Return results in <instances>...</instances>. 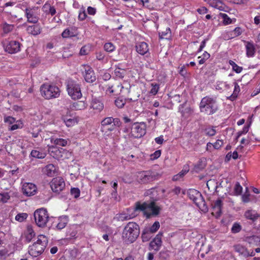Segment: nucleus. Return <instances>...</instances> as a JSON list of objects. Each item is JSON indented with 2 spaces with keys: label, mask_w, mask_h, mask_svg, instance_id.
Listing matches in <instances>:
<instances>
[{
  "label": "nucleus",
  "mask_w": 260,
  "mask_h": 260,
  "mask_svg": "<svg viewBox=\"0 0 260 260\" xmlns=\"http://www.w3.org/2000/svg\"><path fill=\"white\" fill-rule=\"evenodd\" d=\"M125 103L124 101H123L122 99H120L119 98L115 101V105L119 108H122L124 106Z\"/></svg>",
  "instance_id": "nucleus-57"
},
{
  "label": "nucleus",
  "mask_w": 260,
  "mask_h": 260,
  "mask_svg": "<svg viewBox=\"0 0 260 260\" xmlns=\"http://www.w3.org/2000/svg\"><path fill=\"white\" fill-rule=\"evenodd\" d=\"M199 109L201 113L207 115L216 113L219 109L217 98L209 95L203 98L199 104Z\"/></svg>",
  "instance_id": "nucleus-2"
},
{
  "label": "nucleus",
  "mask_w": 260,
  "mask_h": 260,
  "mask_svg": "<svg viewBox=\"0 0 260 260\" xmlns=\"http://www.w3.org/2000/svg\"><path fill=\"white\" fill-rule=\"evenodd\" d=\"M67 90L68 94L74 100H78L82 96L80 85L74 80H69L67 81Z\"/></svg>",
  "instance_id": "nucleus-6"
},
{
  "label": "nucleus",
  "mask_w": 260,
  "mask_h": 260,
  "mask_svg": "<svg viewBox=\"0 0 260 260\" xmlns=\"http://www.w3.org/2000/svg\"><path fill=\"white\" fill-rule=\"evenodd\" d=\"M162 237V233L159 232L156 235L154 238L149 243V250H154L156 252L158 251L162 245L161 238Z\"/></svg>",
  "instance_id": "nucleus-14"
},
{
  "label": "nucleus",
  "mask_w": 260,
  "mask_h": 260,
  "mask_svg": "<svg viewBox=\"0 0 260 260\" xmlns=\"http://www.w3.org/2000/svg\"><path fill=\"white\" fill-rule=\"evenodd\" d=\"M160 224L157 221H155L154 223L150 227H147V229L150 231L153 234L155 233L159 228Z\"/></svg>",
  "instance_id": "nucleus-43"
},
{
  "label": "nucleus",
  "mask_w": 260,
  "mask_h": 260,
  "mask_svg": "<svg viewBox=\"0 0 260 260\" xmlns=\"http://www.w3.org/2000/svg\"><path fill=\"white\" fill-rule=\"evenodd\" d=\"M2 198L1 201L3 203H6L10 199V196L8 192H4L0 193Z\"/></svg>",
  "instance_id": "nucleus-55"
},
{
  "label": "nucleus",
  "mask_w": 260,
  "mask_h": 260,
  "mask_svg": "<svg viewBox=\"0 0 260 260\" xmlns=\"http://www.w3.org/2000/svg\"><path fill=\"white\" fill-rule=\"evenodd\" d=\"M204 131L206 135L210 137L214 136L216 133L213 127H208L204 129Z\"/></svg>",
  "instance_id": "nucleus-45"
},
{
  "label": "nucleus",
  "mask_w": 260,
  "mask_h": 260,
  "mask_svg": "<svg viewBox=\"0 0 260 260\" xmlns=\"http://www.w3.org/2000/svg\"><path fill=\"white\" fill-rule=\"evenodd\" d=\"M208 9L205 7H202L197 10L198 12L200 14H206L208 12Z\"/></svg>",
  "instance_id": "nucleus-64"
},
{
  "label": "nucleus",
  "mask_w": 260,
  "mask_h": 260,
  "mask_svg": "<svg viewBox=\"0 0 260 260\" xmlns=\"http://www.w3.org/2000/svg\"><path fill=\"white\" fill-rule=\"evenodd\" d=\"M76 35L71 31L69 28H66L61 34V36L63 38H68L75 37Z\"/></svg>",
  "instance_id": "nucleus-39"
},
{
  "label": "nucleus",
  "mask_w": 260,
  "mask_h": 260,
  "mask_svg": "<svg viewBox=\"0 0 260 260\" xmlns=\"http://www.w3.org/2000/svg\"><path fill=\"white\" fill-rule=\"evenodd\" d=\"M161 154V151L160 150L155 151L153 153L150 155V158L152 160H154L158 158Z\"/></svg>",
  "instance_id": "nucleus-58"
},
{
  "label": "nucleus",
  "mask_w": 260,
  "mask_h": 260,
  "mask_svg": "<svg viewBox=\"0 0 260 260\" xmlns=\"http://www.w3.org/2000/svg\"><path fill=\"white\" fill-rule=\"evenodd\" d=\"M125 74V71L120 68L116 69L114 71V74L119 79H122Z\"/></svg>",
  "instance_id": "nucleus-40"
},
{
  "label": "nucleus",
  "mask_w": 260,
  "mask_h": 260,
  "mask_svg": "<svg viewBox=\"0 0 260 260\" xmlns=\"http://www.w3.org/2000/svg\"><path fill=\"white\" fill-rule=\"evenodd\" d=\"M56 227L58 230H62L66 227L67 224V219L66 218H60Z\"/></svg>",
  "instance_id": "nucleus-41"
},
{
  "label": "nucleus",
  "mask_w": 260,
  "mask_h": 260,
  "mask_svg": "<svg viewBox=\"0 0 260 260\" xmlns=\"http://www.w3.org/2000/svg\"><path fill=\"white\" fill-rule=\"evenodd\" d=\"M90 47L89 45H84L80 49V54L81 55H87L90 51Z\"/></svg>",
  "instance_id": "nucleus-46"
},
{
  "label": "nucleus",
  "mask_w": 260,
  "mask_h": 260,
  "mask_svg": "<svg viewBox=\"0 0 260 260\" xmlns=\"http://www.w3.org/2000/svg\"><path fill=\"white\" fill-rule=\"evenodd\" d=\"M234 90L233 94L230 96L231 99L232 100H234L236 99L237 98L239 92L240 91V87L239 85L238 84V83L237 82H235L234 83Z\"/></svg>",
  "instance_id": "nucleus-36"
},
{
  "label": "nucleus",
  "mask_w": 260,
  "mask_h": 260,
  "mask_svg": "<svg viewBox=\"0 0 260 260\" xmlns=\"http://www.w3.org/2000/svg\"><path fill=\"white\" fill-rule=\"evenodd\" d=\"M15 118L12 116H5L4 117V121L6 123L9 124H13L15 122Z\"/></svg>",
  "instance_id": "nucleus-59"
},
{
  "label": "nucleus",
  "mask_w": 260,
  "mask_h": 260,
  "mask_svg": "<svg viewBox=\"0 0 260 260\" xmlns=\"http://www.w3.org/2000/svg\"><path fill=\"white\" fill-rule=\"evenodd\" d=\"M213 211L217 215H220L221 213L222 201L221 199H218L212 204Z\"/></svg>",
  "instance_id": "nucleus-26"
},
{
  "label": "nucleus",
  "mask_w": 260,
  "mask_h": 260,
  "mask_svg": "<svg viewBox=\"0 0 260 260\" xmlns=\"http://www.w3.org/2000/svg\"><path fill=\"white\" fill-rule=\"evenodd\" d=\"M199 193L200 192L196 189H190L188 192V196L189 198L194 202L196 199L198 193Z\"/></svg>",
  "instance_id": "nucleus-44"
},
{
  "label": "nucleus",
  "mask_w": 260,
  "mask_h": 260,
  "mask_svg": "<svg viewBox=\"0 0 260 260\" xmlns=\"http://www.w3.org/2000/svg\"><path fill=\"white\" fill-rule=\"evenodd\" d=\"M241 230V225L237 222H235L233 225L232 228V232L233 233H237L240 232Z\"/></svg>",
  "instance_id": "nucleus-51"
},
{
  "label": "nucleus",
  "mask_w": 260,
  "mask_h": 260,
  "mask_svg": "<svg viewBox=\"0 0 260 260\" xmlns=\"http://www.w3.org/2000/svg\"><path fill=\"white\" fill-rule=\"evenodd\" d=\"M86 107V104L83 101H77L74 102L70 106V108L74 110H83Z\"/></svg>",
  "instance_id": "nucleus-29"
},
{
  "label": "nucleus",
  "mask_w": 260,
  "mask_h": 260,
  "mask_svg": "<svg viewBox=\"0 0 260 260\" xmlns=\"http://www.w3.org/2000/svg\"><path fill=\"white\" fill-rule=\"evenodd\" d=\"M244 216L247 219H250L252 221L257 220L260 217L259 214H258L255 210H253L246 211L244 213Z\"/></svg>",
  "instance_id": "nucleus-25"
},
{
  "label": "nucleus",
  "mask_w": 260,
  "mask_h": 260,
  "mask_svg": "<svg viewBox=\"0 0 260 260\" xmlns=\"http://www.w3.org/2000/svg\"><path fill=\"white\" fill-rule=\"evenodd\" d=\"M159 87L157 85L155 84L154 86L152 87L150 90V93L153 95H155L158 90Z\"/></svg>",
  "instance_id": "nucleus-63"
},
{
  "label": "nucleus",
  "mask_w": 260,
  "mask_h": 260,
  "mask_svg": "<svg viewBox=\"0 0 260 260\" xmlns=\"http://www.w3.org/2000/svg\"><path fill=\"white\" fill-rule=\"evenodd\" d=\"M249 130V127L248 126H244L242 131L238 132L236 139L237 140L243 134H246Z\"/></svg>",
  "instance_id": "nucleus-56"
},
{
  "label": "nucleus",
  "mask_w": 260,
  "mask_h": 260,
  "mask_svg": "<svg viewBox=\"0 0 260 260\" xmlns=\"http://www.w3.org/2000/svg\"><path fill=\"white\" fill-rule=\"evenodd\" d=\"M139 234V225L136 222H129L123 229L122 238L125 242L132 243L137 240Z\"/></svg>",
  "instance_id": "nucleus-3"
},
{
  "label": "nucleus",
  "mask_w": 260,
  "mask_h": 260,
  "mask_svg": "<svg viewBox=\"0 0 260 260\" xmlns=\"http://www.w3.org/2000/svg\"><path fill=\"white\" fill-rule=\"evenodd\" d=\"M159 39H169L171 36V31L170 27H167L165 30L159 31L158 32Z\"/></svg>",
  "instance_id": "nucleus-33"
},
{
  "label": "nucleus",
  "mask_w": 260,
  "mask_h": 260,
  "mask_svg": "<svg viewBox=\"0 0 260 260\" xmlns=\"http://www.w3.org/2000/svg\"><path fill=\"white\" fill-rule=\"evenodd\" d=\"M43 172L48 176L52 177L56 173V168L53 164H49L43 168Z\"/></svg>",
  "instance_id": "nucleus-24"
},
{
  "label": "nucleus",
  "mask_w": 260,
  "mask_h": 260,
  "mask_svg": "<svg viewBox=\"0 0 260 260\" xmlns=\"http://www.w3.org/2000/svg\"><path fill=\"white\" fill-rule=\"evenodd\" d=\"M71 194L76 199L79 197L80 195V190L77 187H74L71 189Z\"/></svg>",
  "instance_id": "nucleus-50"
},
{
  "label": "nucleus",
  "mask_w": 260,
  "mask_h": 260,
  "mask_svg": "<svg viewBox=\"0 0 260 260\" xmlns=\"http://www.w3.org/2000/svg\"><path fill=\"white\" fill-rule=\"evenodd\" d=\"M193 202L196 205V206L199 207V208L203 212H206L208 211V206L203 196L200 192L198 193L196 199Z\"/></svg>",
  "instance_id": "nucleus-19"
},
{
  "label": "nucleus",
  "mask_w": 260,
  "mask_h": 260,
  "mask_svg": "<svg viewBox=\"0 0 260 260\" xmlns=\"http://www.w3.org/2000/svg\"><path fill=\"white\" fill-rule=\"evenodd\" d=\"M50 142L52 144H53L55 145L60 146H66L68 144V141L66 139H62V138H58L55 137H52L50 139Z\"/></svg>",
  "instance_id": "nucleus-27"
},
{
  "label": "nucleus",
  "mask_w": 260,
  "mask_h": 260,
  "mask_svg": "<svg viewBox=\"0 0 260 260\" xmlns=\"http://www.w3.org/2000/svg\"><path fill=\"white\" fill-rule=\"evenodd\" d=\"M135 210L142 211L144 216L148 219L158 216L161 208L154 201H147L142 203L137 202L135 203Z\"/></svg>",
  "instance_id": "nucleus-1"
},
{
  "label": "nucleus",
  "mask_w": 260,
  "mask_h": 260,
  "mask_svg": "<svg viewBox=\"0 0 260 260\" xmlns=\"http://www.w3.org/2000/svg\"><path fill=\"white\" fill-rule=\"evenodd\" d=\"M64 122L68 127L74 125L76 122V120L73 118H65L63 119Z\"/></svg>",
  "instance_id": "nucleus-52"
},
{
  "label": "nucleus",
  "mask_w": 260,
  "mask_h": 260,
  "mask_svg": "<svg viewBox=\"0 0 260 260\" xmlns=\"http://www.w3.org/2000/svg\"><path fill=\"white\" fill-rule=\"evenodd\" d=\"M229 63L232 66L233 71L236 73L239 74L242 71L243 68L238 66L234 61L230 60Z\"/></svg>",
  "instance_id": "nucleus-37"
},
{
  "label": "nucleus",
  "mask_w": 260,
  "mask_h": 260,
  "mask_svg": "<svg viewBox=\"0 0 260 260\" xmlns=\"http://www.w3.org/2000/svg\"><path fill=\"white\" fill-rule=\"evenodd\" d=\"M223 144L222 140H217L216 142L213 144V147L214 149H218Z\"/></svg>",
  "instance_id": "nucleus-61"
},
{
  "label": "nucleus",
  "mask_w": 260,
  "mask_h": 260,
  "mask_svg": "<svg viewBox=\"0 0 260 260\" xmlns=\"http://www.w3.org/2000/svg\"><path fill=\"white\" fill-rule=\"evenodd\" d=\"M145 134L146 128L144 124L134 123L132 126L129 136L134 138H139L143 137Z\"/></svg>",
  "instance_id": "nucleus-9"
},
{
  "label": "nucleus",
  "mask_w": 260,
  "mask_h": 260,
  "mask_svg": "<svg viewBox=\"0 0 260 260\" xmlns=\"http://www.w3.org/2000/svg\"><path fill=\"white\" fill-rule=\"evenodd\" d=\"M22 190L23 193L25 196H32L36 193L37 187L32 183H25L22 186Z\"/></svg>",
  "instance_id": "nucleus-16"
},
{
  "label": "nucleus",
  "mask_w": 260,
  "mask_h": 260,
  "mask_svg": "<svg viewBox=\"0 0 260 260\" xmlns=\"http://www.w3.org/2000/svg\"><path fill=\"white\" fill-rule=\"evenodd\" d=\"M188 171H189L188 169H187V170H185V169L182 170L179 173H178V174L175 175L173 177V180L174 181H176V180L179 179L180 178H181L182 177H183L184 176V175L186 174L188 172Z\"/></svg>",
  "instance_id": "nucleus-47"
},
{
  "label": "nucleus",
  "mask_w": 260,
  "mask_h": 260,
  "mask_svg": "<svg viewBox=\"0 0 260 260\" xmlns=\"http://www.w3.org/2000/svg\"><path fill=\"white\" fill-rule=\"evenodd\" d=\"M34 216L35 222L38 226L44 228L47 225L49 217L46 209L41 208L36 210L34 213Z\"/></svg>",
  "instance_id": "nucleus-7"
},
{
  "label": "nucleus",
  "mask_w": 260,
  "mask_h": 260,
  "mask_svg": "<svg viewBox=\"0 0 260 260\" xmlns=\"http://www.w3.org/2000/svg\"><path fill=\"white\" fill-rule=\"evenodd\" d=\"M34 24L28 26L26 30L28 34L33 36H37L41 33L42 28L40 24L38 23Z\"/></svg>",
  "instance_id": "nucleus-20"
},
{
  "label": "nucleus",
  "mask_w": 260,
  "mask_h": 260,
  "mask_svg": "<svg viewBox=\"0 0 260 260\" xmlns=\"http://www.w3.org/2000/svg\"><path fill=\"white\" fill-rule=\"evenodd\" d=\"M27 214L25 213H19L15 216V219L19 222H22L27 218Z\"/></svg>",
  "instance_id": "nucleus-48"
},
{
  "label": "nucleus",
  "mask_w": 260,
  "mask_h": 260,
  "mask_svg": "<svg viewBox=\"0 0 260 260\" xmlns=\"http://www.w3.org/2000/svg\"><path fill=\"white\" fill-rule=\"evenodd\" d=\"M83 75L85 80L88 83H93L96 80V76L94 71L89 66L83 64L81 66Z\"/></svg>",
  "instance_id": "nucleus-11"
},
{
  "label": "nucleus",
  "mask_w": 260,
  "mask_h": 260,
  "mask_svg": "<svg viewBox=\"0 0 260 260\" xmlns=\"http://www.w3.org/2000/svg\"><path fill=\"white\" fill-rule=\"evenodd\" d=\"M50 187L52 190L59 193L65 187L63 179L60 177L54 178L50 182Z\"/></svg>",
  "instance_id": "nucleus-12"
},
{
  "label": "nucleus",
  "mask_w": 260,
  "mask_h": 260,
  "mask_svg": "<svg viewBox=\"0 0 260 260\" xmlns=\"http://www.w3.org/2000/svg\"><path fill=\"white\" fill-rule=\"evenodd\" d=\"M153 234L150 232V231L145 227L142 231L141 234L142 241L143 242H146L150 240L152 237Z\"/></svg>",
  "instance_id": "nucleus-28"
},
{
  "label": "nucleus",
  "mask_w": 260,
  "mask_h": 260,
  "mask_svg": "<svg viewBox=\"0 0 260 260\" xmlns=\"http://www.w3.org/2000/svg\"><path fill=\"white\" fill-rule=\"evenodd\" d=\"M104 50L107 52H112L115 49V46L112 43H106L104 46Z\"/></svg>",
  "instance_id": "nucleus-42"
},
{
  "label": "nucleus",
  "mask_w": 260,
  "mask_h": 260,
  "mask_svg": "<svg viewBox=\"0 0 260 260\" xmlns=\"http://www.w3.org/2000/svg\"><path fill=\"white\" fill-rule=\"evenodd\" d=\"M40 92L45 99L50 100L58 98L60 95V91L55 85L44 84L41 86Z\"/></svg>",
  "instance_id": "nucleus-5"
},
{
  "label": "nucleus",
  "mask_w": 260,
  "mask_h": 260,
  "mask_svg": "<svg viewBox=\"0 0 260 260\" xmlns=\"http://www.w3.org/2000/svg\"><path fill=\"white\" fill-rule=\"evenodd\" d=\"M234 249L236 252L239 253V254L245 257L254 256L255 255V252L253 250L251 252L249 251L247 248L240 244L235 245L234 246Z\"/></svg>",
  "instance_id": "nucleus-18"
},
{
  "label": "nucleus",
  "mask_w": 260,
  "mask_h": 260,
  "mask_svg": "<svg viewBox=\"0 0 260 260\" xmlns=\"http://www.w3.org/2000/svg\"><path fill=\"white\" fill-rule=\"evenodd\" d=\"M112 123V117H107L104 118L101 122V131L103 133L113 131L114 127L112 125L109 127Z\"/></svg>",
  "instance_id": "nucleus-17"
},
{
  "label": "nucleus",
  "mask_w": 260,
  "mask_h": 260,
  "mask_svg": "<svg viewBox=\"0 0 260 260\" xmlns=\"http://www.w3.org/2000/svg\"><path fill=\"white\" fill-rule=\"evenodd\" d=\"M112 122L113 123V124L112 125V126H113L114 127L115 126L120 127V126H122V122H121V121L120 120V119L119 118H113L112 117Z\"/></svg>",
  "instance_id": "nucleus-54"
},
{
  "label": "nucleus",
  "mask_w": 260,
  "mask_h": 260,
  "mask_svg": "<svg viewBox=\"0 0 260 260\" xmlns=\"http://www.w3.org/2000/svg\"><path fill=\"white\" fill-rule=\"evenodd\" d=\"M90 108L94 111L95 113L99 114L104 109V104L100 98H94L92 99Z\"/></svg>",
  "instance_id": "nucleus-15"
},
{
  "label": "nucleus",
  "mask_w": 260,
  "mask_h": 260,
  "mask_svg": "<svg viewBox=\"0 0 260 260\" xmlns=\"http://www.w3.org/2000/svg\"><path fill=\"white\" fill-rule=\"evenodd\" d=\"M155 173L151 171H143L139 173L137 175V179L139 183L146 184L156 179Z\"/></svg>",
  "instance_id": "nucleus-10"
},
{
  "label": "nucleus",
  "mask_w": 260,
  "mask_h": 260,
  "mask_svg": "<svg viewBox=\"0 0 260 260\" xmlns=\"http://www.w3.org/2000/svg\"><path fill=\"white\" fill-rule=\"evenodd\" d=\"M25 15L27 18V22L32 23H37L39 19V14L37 9L35 8H26L25 10Z\"/></svg>",
  "instance_id": "nucleus-13"
},
{
  "label": "nucleus",
  "mask_w": 260,
  "mask_h": 260,
  "mask_svg": "<svg viewBox=\"0 0 260 260\" xmlns=\"http://www.w3.org/2000/svg\"><path fill=\"white\" fill-rule=\"evenodd\" d=\"M1 43L5 51L9 53H15L20 50L21 44L17 41H9L5 40L3 41Z\"/></svg>",
  "instance_id": "nucleus-8"
},
{
  "label": "nucleus",
  "mask_w": 260,
  "mask_h": 260,
  "mask_svg": "<svg viewBox=\"0 0 260 260\" xmlns=\"http://www.w3.org/2000/svg\"><path fill=\"white\" fill-rule=\"evenodd\" d=\"M2 27L3 28L4 33L8 34L11 32L14 29V25L9 24L6 22H5L2 25Z\"/></svg>",
  "instance_id": "nucleus-38"
},
{
  "label": "nucleus",
  "mask_w": 260,
  "mask_h": 260,
  "mask_svg": "<svg viewBox=\"0 0 260 260\" xmlns=\"http://www.w3.org/2000/svg\"><path fill=\"white\" fill-rule=\"evenodd\" d=\"M47 244V237L43 235H39L37 241L29 247V254L32 256L37 257L44 252Z\"/></svg>",
  "instance_id": "nucleus-4"
},
{
  "label": "nucleus",
  "mask_w": 260,
  "mask_h": 260,
  "mask_svg": "<svg viewBox=\"0 0 260 260\" xmlns=\"http://www.w3.org/2000/svg\"><path fill=\"white\" fill-rule=\"evenodd\" d=\"M206 165V164L205 161H202L201 159L199 160L194 165L193 168V171L196 173L200 172L205 168Z\"/></svg>",
  "instance_id": "nucleus-34"
},
{
  "label": "nucleus",
  "mask_w": 260,
  "mask_h": 260,
  "mask_svg": "<svg viewBox=\"0 0 260 260\" xmlns=\"http://www.w3.org/2000/svg\"><path fill=\"white\" fill-rule=\"evenodd\" d=\"M133 124H125V125H122V128H121L123 132L125 133H128L129 132V131H131L132 126Z\"/></svg>",
  "instance_id": "nucleus-60"
},
{
  "label": "nucleus",
  "mask_w": 260,
  "mask_h": 260,
  "mask_svg": "<svg viewBox=\"0 0 260 260\" xmlns=\"http://www.w3.org/2000/svg\"><path fill=\"white\" fill-rule=\"evenodd\" d=\"M135 217V215H130L125 213L116 214L115 218L119 221H124L129 220Z\"/></svg>",
  "instance_id": "nucleus-30"
},
{
  "label": "nucleus",
  "mask_w": 260,
  "mask_h": 260,
  "mask_svg": "<svg viewBox=\"0 0 260 260\" xmlns=\"http://www.w3.org/2000/svg\"><path fill=\"white\" fill-rule=\"evenodd\" d=\"M246 51V56L248 57H251L254 56L256 49L252 42L244 41Z\"/></svg>",
  "instance_id": "nucleus-21"
},
{
  "label": "nucleus",
  "mask_w": 260,
  "mask_h": 260,
  "mask_svg": "<svg viewBox=\"0 0 260 260\" xmlns=\"http://www.w3.org/2000/svg\"><path fill=\"white\" fill-rule=\"evenodd\" d=\"M242 32V28L240 27H237L234 29V36L236 37L240 36Z\"/></svg>",
  "instance_id": "nucleus-62"
},
{
  "label": "nucleus",
  "mask_w": 260,
  "mask_h": 260,
  "mask_svg": "<svg viewBox=\"0 0 260 260\" xmlns=\"http://www.w3.org/2000/svg\"><path fill=\"white\" fill-rule=\"evenodd\" d=\"M46 156V154L42 151L34 149L31 151L29 157L38 159H43L45 158Z\"/></svg>",
  "instance_id": "nucleus-31"
},
{
  "label": "nucleus",
  "mask_w": 260,
  "mask_h": 260,
  "mask_svg": "<svg viewBox=\"0 0 260 260\" xmlns=\"http://www.w3.org/2000/svg\"><path fill=\"white\" fill-rule=\"evenodd\" d=\"M96 59L103 63H107L108 61V57L103 51H99L95 53Z\"/></svg>",
  "instance_id": "nucleus-32"
},
{
  "label": "nucleus",
  "mask_w": 260,
  "mask_h": 260,
  "mask_svg": "<svg viewBox=\"0 0 260 260\" xmlns=\"http://www.w3.org/2000/svg\"><path fill=\"white\" fill-rule=\"evenodd\" d=\"M137 52L142 55H144L149 51L148 45L144 42L138 43L136 45Z\"/></svg>",
  "instance_id": "nucleus-22"
},
{
  "label": "nucleus",
  "mask_w": 260,
  "mask_h": 260,
  "mask_svg": "<svg viewBox=\"0 0 260 260\" xmlns=\"http://www.w3.org/2000/svg\"><path fill=\"white\" fill-rule=\"evenodd\" d=\"M219 15L223 19V23L224 25H228L236 21V19H231L225 13H220Z\"/></svg>",
  "instance_id": "nucleus-35"
},
{
  "label": "nucleus",
  "mask_w": 260,
  "mask_h": 260,
  "mask_svg": "<svg viewBox=\"0 0 260 260\" xmlns=\"http://www.w3.org/2000/svg\"><path fill=\"white\" fill-rule=\"evenodd\" d=\"M42 10L46 15L54 16L56 13L55 8L48 2L43 6Z\"/></svg>",
  "instance_id": "nucleus-23"
},
{
  "label": "nucleus",
  "mask_w": 260,
  "mask_h": 260,
  "mask_svg": "<svg viewBox=\"0 0 260 260\" xmlns=\"http://www.w3.org/2000/svg\"><path fill=\"white\" fill-rule=\"evenodd\" d=\"M242 187L240 185L239 182H236L234 188L236 194L237 195L240 194L242 191Z\"/></svg>",
  "instance_id": "nucleus-53"
},
{
  "label": "nucleus",
  "mask_w": 260,
  "mask_h": 260,
  "mask_svg": "<svg viewBox=\"0 0 260 260\" xmlns=\"http://www.w3.org/2000/svg\"><path fill=\"white\" fill-rule=\"evenodd\" d=\"M8 250L5 248L0 250V260H5L9 256Z\"/></svg>",
  "instance_id": "nucleus-49"
}]
</instances>
